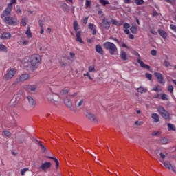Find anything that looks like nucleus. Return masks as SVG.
Returning a JSON list of instances; mask_svg holds the SVG:
<instances>
[{"label": "nucleus", "instance_id": "nucleus-38", "mask_svg": "<svg viewBox=\"0 0 176 176\" xmlns=\"http://www.w3.org/2000/svg\"><path fill=\"white\" fill-rule=\"evenodd\" d=\"M161 99L163 100H168V95L166 94H161Z\"/></svg>", "mask_w": 176, "mask_h": 176}, {"label": "nucleus", "instance_id": "nucleus-10", "mask_svg": "<svg viewBox=\"0 0 176 176\" xmlns=\"http://www.w3.org/2000/svg\"><path fill=\"white\" fill-rule=\"evenodd\" d=\"M50 167H52V162H49L42 163L41 165V168L43 171H47Z\"/></svg>", "mask_w": 176, "mask_h": 176}, {"label": "nucleus", "instance_id": "nucleus-2", "mask_svg": "<svg viewBox=\"0 0 176 176\" xmlns=\"http://www.w3.org/2000/svg\"><path fill=\"white\" fill-rule=\"evenodd\" d=\"M103 46L106 50H109V53L111 54V56L115 55V53H118V47H116V45L113 44V43L107 41L104 43Z\"/></svg>", "mask_w": 176, "mask_h": 176}, {"label": "nucleus", "instance_id": "nucleus-60", "mask_svg": "<svg viewBox=\"0 0 176 176\" xmlns=\"http://www.w3.org/2000/svg\"><path fill=\"white\" fill-rule=\"evenodd\" d=\"M68 91H69V90L64 89L63 91H62V94H67L68 93Z\"/></svg>", "mask_w": 176, "mask_h": 176}, {"label": "nucleus", "instance_id": "nucleus-57", "mask_svg": "<svg viewBox=\"0 0 176 176\" xmlns=\"http://www.w3.org/2000/svg\"><path fill=\"white\" fill-rule=\"evenodd\" d=\"M134 56H138L139 57L138 58H141V56H140V54L137 51H133Z\"/></svg>", "mask_w": 176, "mask_h": 176}, {"label": "nucleus", "instance_id": "nucleus-32", "mask_svg": "<svg viewBox=\"0 0 176 176\" xmlns=\"http://www.w3.org/2000/svg\"><path fill=\"white\" fill-rule=\"evenodd\" d=\"M28 21V19L27 17H24L21 19V24L23 27H25L27 25V23Z\"/></svg>", "mask_w": 176, "mask_h": 176}, {"label": "nucleus", "instance_id": "nucleus-31", "mask_svg": "<svg viewBox=\"0 0 176 176\" xmlns=\"http://www.w3.org/2000/svg\"><path fill=\"white\" fill-rule=\"evenodd\" d=\"M138 93H146L148 91V89L146 88H144V87H140L139 88L137 89Z\"/></svg>", "mask_w": 176, "mask_h": 176}, {"label": "nucleus", "instance_id": "nucleus-46", "mask_svg": "<svg viewBox=\"0 0 176 176\" xmlns=\"http://www.w3.org/2000/svg\"><path fill=\"white\" fill-rule=\"evenodd\" d=\"M84 76H87L88 79L93 80V78H91V76H90V73L89 72L84 74Z\"/></svg>", "mask_w": 176, "mask_h": 176}, {"label": "nucleus", "instance_id": "nucleus-58", "mask_svg": "<svg viewBox=\"0 0 176 176\" xmlns=\"http://www.w3.org/2000/svg\"><path fill=\"white\" fill-rule=\"evenodd\" d=\"M88 20H89V16H86L85 18H84L83 19L84 24H87Z\"/></svg>", "mask_w": 176, "mask_h": 176}, {"label": "nucleus", "instance_id": "nucleus-44", "mask_svg": "<svg viewBox=\"0 0 176 176\" xmlns=\"http://www.w3.org/2000/svg\"><path fill=\"white\" fill-rule=\"evenodd\" d=\"M3 134L6 137H11L12 135V133L9 131H4Z\"/></svg>", "mask_w": 176, "mask_h": 176}, {"label": "nucleus", "instance_id": "nucleus-6", "mask_svg": "<svg viewBox=\"0 0 176 176\" xmlns=\"http://www.w3.org/2000/svg\"><path fill=\"white\" fill-rule=\"evenodd\" d=\"M47 98L48 101H50L51 104H54V105H56V104L58 102V96H57L56 94H48L47 95Z\"/></svg>", "mask_w": 176, "mask_h": 176}, {"label": "nucleus", "instance_id": "nucleus-11", "mask_svg": "<svg viewBox=\"0 0 176 176\" xmlns=\"http://www.w3.org/2000/svg\"><path fill=\"white\" fill-rule=\"evenodd\" d=\"M154 76L157 79L159 83H161V85H164V79L163 78V75L159 72H155Z\"/></svg>", "mask_w": 176, "mask_h": 176}, {"label": "nucleus", "instance_id": "nucleus-8", "mask_svg": "<svg viewBox=\"0 0 176 176\" xmlns=\"http://www.w3.org/2000/svg\"><path fill=\"white\" fill-rule=\"evenodd\" d=\"M20 100H21V95L18 94L15 96L10 101L11 105H12L13 107H16V105H17V104L20 102Z\"/></svg>", "mask_w": 176, "mask_h": 176}, {"label": "nucleus", "instance_id": "nucleus-42", "mask_svg": "<svg viewBox=\"0 0 176 176\" xmlns=\"http://www.w3.org/2000/svg\"><path fill=\"white\" fill-rule=\"evenodd\" d=\"M164 67H166V68H168V67H171L170 62H168L167 60H164Z\"/></svg>", "mask_w": 176, "mask_h": 176}, {"label": "nucleus", "instance_id": "nucleus-23", "mask_svg": "<svg viewBox=\"0 0 176 176\" xmlns=\"http://www.w3.org/2000/svg\"><path fill=\"white\" fill-rule=\"evenodd\" d=\"M25 35L28 38V39L32 38V32H31V28H30V26L28 27V29L25 32Z\"/></svg>", "mask_w": 176, "mask_h": 176}, {"label": "nucleus", "instance_id": "nucleus-54", "mask_svg": "<svg viewBox=\"0 0 176 176\" xmlns=\"http://www.w3.org/2000/svg\"><path fill=\"white\" fill-rule=\"evenodd\" d=\"M160 156L161 159L163 160H164V159H166V155H164V153H160Z\"/></svg>", "mask_w": 176, "mask_h": 176}, {"label": "nucleus", "instance_id": "nucleus-40", "mask_svg": "<svg viewBox=\"0 0 176 176\" xmlns=\"http://www.w3.org/2000/svg\"><path fill=\"white\" fill-rule=\"evenodd\" d=\"M37 142H38V145H40L41 148H42L43 152H46V151H47V149H46V147H45L43 146V144H42V143H41V142L37 140Z\"/></svg>", "mask_w": 176, "mask_h": 176}, {"label": "nucleus", "instance_id": "nucleus-36", "mask_svg": "<svg viewBox=\"0 0 176 176\" xmlns=\"http://www.w3.org/2000/svg\"><path fill=\"white\" fill-rule=\"evenodd\" d=\"M167 126H168V130H172L173 131H175V125L168 123Z\"/></svg>", "mask_w": 176, "mask_h": 176}, {"label": "nucleus", "instance_id": "nucleus-25", "mask_svg": "<svg viewBox=\"0 0 176 176\" xmlns=\"http://www.w3.org/2000/svg\"><path fill=\"white\" fill-rule=\"evenodd\" d=\"M96 50L98 53H100V54H103L104 51L102 50V47L100 45H97L96 46Z\"/></svg>", "mask_w": 176, "mask_h": 176}, {"label": "nucleus", "instance_id": "nucleus-13", "mask_svg": "<svg viewBox=\"0 0 176 176\" xmlns=\"http://www.w3.org/2000/svg\"><path fill=\"white\" fill-rule=\"evenodd\" d=\"M30 78V75L28 74H23L17 78L18 82H24L27 79Z\"/></svg>", "mask_w": 176, "mask_h": 176}, {"label": "nucleus", "instance_id": "nucleus-19", "mask_svg": "<svg viewBox=\"0 0 176 176\" xmlns=\"http://www.w3.org/2000/svg\"><path fill=\"white\" fill-rule=\"evenodd\" d=\"M86 117L87 118V119H89V120H91L92 122H98L97 118H96V116H94V115L92 113L87 114Z\"/></svg>", "mask_w": 176, "mask_h": 176}, {"label": "nucleus", "instance_id": "nucleus-21", "mask_svg": "<svg viewBox=\"0 0 176 176\" xmlns=\"http://www.w3.org/2000/svg\"><path fill=\"white\" fill-rule=\"evenodd\" d=\"M158 34H160V36H162V38H163L164 39L167 38V33H166L164 30L162 29H158Z\"/></svg>", "mask_w": 176, "mask_h": 176}, {"label": "nucleus", "instance_id": "nucleus-41", "mask_svg": "<svg viewBox=\"0 0 176 176\" xmlns=\"http://www.w3.org/2000/svg\"><path fill=\"white\" fill-rule=\"evenodd\" d=\"M27 171H30V169H28L27 168H25L22 169L21 170V175H25V173H27Z\"/></svg>", "mask_w": 176, "mask_h": 176}, {"label": "nucleus", "instance_id": "nucleus-9", "mask_svg": "<svg viewBox=\"0 0 176 176\" xmlns=\"http://www.w3.org/2000/svg\"><path fill=\"white\" fill-rule=\"evenodd\" d=\"M12 13V7L10 5H8L6 9L3 11V12L1 14V19H3L4 17H6V16H9Z\"/></svg>", "mask_w": 176, "mask_h": 176}, {"label": "nucleus", "instance_id": "nucleus-12", "mask_svg": "<svg viewBox=\"0 0 176 176\" xmlns=\"http://www.w3.org/2000/svg\"><path fill=\"white\" fill-rule=\"evenodd\" d=\"M27 98L31 108H35V107H36V101H35V100H34V98L30 96H28Z\"/></svg>", "mask_w": 176, "mask_h": 176}, {"label": "nucleus", "instance_id": "nucleus-28", "mask_svg": "<svg viewBox=\"0 0 176 176\" xmlns=\"http://www.w3.org/2000/svg\"><path fill=\"white\" fill-rule=\"evenodd\" d=\"M111 24H113L114 25H117L118 27H120L123 23L120 22H118L116 19H111L110 21Z\"/></svg>", "mask_w": 176, "mask_h": 176}, {"label": "nucleus", "instance_id": "nucleus-53", "mask_svg": "<svg viewBox=\"0 0 176 176\" xmlns=\"http://www.w3.org/2000/svg\"><path fill=\"white\" fill-rule=\"evenodd\" d=\"M87 8H90L91 3L89 0H86V3H85Z\"/></svg>", "mask_w": 176, "mask_h": 176}, {"label": "nucleus", "instance_id": "nucleus-64", "mask_svg": "<svg viewBox=\"0 0 176 176\" xmlns=\"http://www.w3.org/2000/svg\"><path fill=\"white\" fill-rule=\"evenodd\" d=\"M94 40H91V38H87V42L88 43H92V42H94Z\"/></svg>", "mask_w": 176, "mask_h": 176}, {"label": "nucleus", "instance_id": "nucleus-59", "mask_svg": "<svg viewBox=\"0 0 176 176\" xmlns=\"http://www.w3.org/2000/svg\"><path fill=\"white\" fill-rule=\"evenodd\" d=\"M16 0H11L10 3H9L8 5H10L11 8H12L13 3H16Z\"/></svg>", "mask_w": 176, "mask_h": 176}, {"label": "nucleus", "instance_id": "nucleus-49", "mask_svg": "<svg viewBox=\"0 0 176 176\" xmlns=\"http://www.w3.org/2000/svg\"><path fill=\"white\" fill-rule=\"evenodd\" d=\"M136 5H142L144 3V0H135Z\"/></svg>", "mask_w": 176, "mask_h": 176}, {"label": "nucleus", "instance_id": "nucleus-55", "mask_svg": "<svg viewBox=\"0 0 176 176\" xmlns=\"http://www.w3.org/2000/svg\"><path fill=\"white\" fill-rule=\"evenodd\" d=\"M151 53L153 56H156V54H157V52L156 51V50H152Z\"/></svg>", "mask_w": 176, "mask_h": 176}, {"label": "nucleus", "instance_id": "nucleus-1", "mask_svg": "<svg viewBox=\"0 0 176 176\" xmlns=\"http://www.w3.org/2000/svg\"><path fill=\"white\" fill-rule=\"evenodd\" d=\"M25 58L24 61V67L27 68H30L31 71H35L39 65L42 63V59L41 58V56L38 54H34L30 56L29 58Z\"/></svg>", "mask_w": 176, "mask_h": 176}, {"label": "nucleus", "instance_id": "nucleus-50", "mask_svg": "<svg viewBox=\"0 0 176 176\" xmlns=\"http://www.w3.org/2000/svg\"><path fill=\"white\" fill-rule=\"evenodd\" d=\"M167 3H170L171 5H174L175 3V0H164Z\"/></svg>", "mask_w": 176, "mask_h": 176}, {"label": "nucleus", "instance_id": "nucleus-35", "mask_svg": "<svg viewBox=\"0 0 176 176\" xmlns=\"http://www.w3.org/2000/svg\"><path fill=\"white\" fill-rule=\"evenodd\" d=\"M100 3L102 5V6H107V5H109V1L108 0H99Z\"/></svg>", "mask_w": 176, "mask_h": 176}, {"label": "nucleus", "instance_id": "nucleus-61", "mask_svg": "<svg viewBox=\"0 0 176 176\" xmlns=\"http://www.w3.org/2000/svg\"><path fill=\"white\" fill-rule=\"evenodd\" d=\"M167 139L166 138H164V139H162V144H167Z\"/></svg>", "mask_w": 176, "mask_h": 176}, {"label": "nucleus", "instance_id": "nucleus-16", "mask_svg": "<svg viewBox=\"0 0 176 176\" xmlns=\"http://www.w3.org/2000/svg\"><path fill=\"white\" fill-rule=\"evenodd\" d=\"M151 118L153 120L154 123H159V122L160 121V118L159 117V114L156 113H152Z\"/></svg>", "mask_w": 176, "mask_h": 176}, {"label": "nucleus", "instance_id": "nucleus-26", "mask_svg": "<svg viewBox=\"0 0 176 176\" xmlns=\"http://www.w3.org/2000/svg\"><path fill=\"white\" fill-rule=\"evenodd\" d=\"M47 159H52V160H54V162H55V163H56V168H58L60 164L58 162V159H56V157H50V156H47Z\"/></svg>", "mask_w": 176, "mask_h": 176}, {"label": "nucleus", "instance_id": "nucleus-3", "mask_svg": "<svg viewBox=\"0 0 176 176\" xmlns=\"http://www.w3.org/2000/svg\"><path fill=\"white\" fill-rule=\"evenodd\" d=\"M157 109L158 113H160L164 119H170V113H168L167 110L164 109L163 106H158Z\"/></svg>", "mask_w": 176, "mask_h": 176}, {"label": "nucleus", "instance_id": "nucleus-5", "mask_svg": "<svg viewBox=\"0 0 176 176\" xmlns=\"http://www.w3.org/2000/svg\"><path fill=\"white\" fill-rule=\"evenodd\" d=\"M16 75V69H9L7 70L6 74H5L3 79L4 80H10L13 76Z\"/></svg>", "mask_w": 176, "mask_h": 176}, {"label": "nucleus", "instance_id": "nucleus-39", "mask_svg": "<svg viewBox=\"0 0 176 176\" xmlns=\"http://www.w3.org/2000/svg\"><path fill=\"white\" fill-rule=\"evenodd\" d=\"M88 28L91 30V31H93V30H96V25L93 23H89Z\"/></svg>", "mask_w": 176, "mask_h": 176}, {"label": "nucleus", "instance_id": "nucleus-18", "mask_svg": "<svg viewBox=\"0 0 176 176\" xmlns=\"http://www.w3.org/2000/svg\"><path fill=\"white\" fill-rule=\"evenodd\" d=\"M102 24L104 25V28L106 30H109V27H111V22L108 21V20L103 19H102Z\"/></svg>", "mask_w": 176, "mask_h": 176}, {"label": "nucleus", "instance_id": "nucleus-45", "mask_svg": "<svg viewBox=\"0 0 176 176\" xmlns=\"http://www.w3.org/2000/svg\"><path fill=\"white\" fill-rule=\"evenodd\" d=\"M168 91H169L170 93H171L173 94V93L174 91V87H173V85H169L168 87Z\"/></svg>", "mask_w": 176, "mask_h": 176}, {"label": "nucleus", "instance_id": "nucleus-29", "mask_svg": "<svg viewBox=\"0 0 176 176\" xmlns=\"http://www.w3.org/2000/svg\"><path fill=\"white\" fill-rule=\"evenodd\" d=\"M73 28H74V31L78 32V30H79V24H78V21H74V23H73Z\"/></svg>", "mask_w": 176, "mask_h": 176}, {"label": "nucleus", "instance_id": "nucleus-52", "mask_svg": "<svg viewBox=\"0 0 176 176\" xmlns=\"http://www.w3.org/2000/svg\"><path fill=\"white\" fill-rule=\"evenodd\" d=\"M170 28L173 30V31H175L176 32V26L174 24H170Z\"/></svg>", "mask_w": 176, "mask_h": 176}, {"label": "nucleus", "instance_id": "nucleus-43", "mask_svg": "<svg viewBox=\"0 0 176 176\" xmlns=\"http://www.w3.org/2000/svg\"><path fill=\"white\" fill-rule=\"evenodd\" d=\"M160 134H162V133H160V131H153V133H152V135L153 136V137H157L158 135H160Z\"/></svg>", "mask_w": 176, "mask_h": 176}, {"label": "nucleus", "instance_id": "nucleus-30", "mask_svg": "<svg viewBox=\"0 0 176 176\" xmlns=\"http://www.w3.org/2000/svg\"><path fill=\"white\" fill-rule=\"evenodd\" d=\"M18 43L21 46H25V45H28L30 43V41H28V40H24L23 41H19L18 42Z\"/></svg>", "mask_w": 176, "mask_h": 176}, {"label": "nucleus", "instance_id": "nucleus-17", "mask_svg": "<svg viewBox=\"0 0 176 176\" xmlns=\"http://www.w3.org/2000/svg\"><path fill=\"white\" fill-rule=\"evenodd\" d=\"M138 63L140 65V66L142 67V68H145L146 69H151V67H149V65L144 63L142 62V60H141V59L138 58L137 59Z\"/></svg>", "mask_w": 176, "mask_h": 176}, {"label": "nucleus", "instance_id": "nucleus-14", "mask_svg": "<svg viewBox=\"0 0 176 176\" xmlns=\"http://www.w3.org/2000/svg\"><path fill=\"white\" fill-rule=\"evenodd\" d=\"M76 41L79 42V43H83V40L82 39V32L78 31L76 34Z\"/></svg>", "mask_w": 176, "mask_h": 176}, {"label": "nucleus", "instance_id": "nucleus-27", "mask_svg": "<svg viewBox=\"0 0 176 176\" xmlns=\"http://www.w3.org/2000/svg\"><path fill=\"white\" fill-rule=\"evenodd\" d=\"M131 32H132V34H137V31H138V28H137V25H133L131 28Z\"/></svg>", "mask_w": 176, "mask_h": 176}, {"label": "nucleus", "instance_id": "nucleus-22", "mask_svg": "<svg viewBox=\"0 0 176 176\" xmlns=\"http://www.w3.org/2000/svg\"><path fill=\"white\" fill-rule=\"evenodd\" d=\"M12 38V34L9 32H4L1 34V38L3 39H10Z\"/></svg>", "mask_w": 176, "mask_h": 176}, {"label": "nucleus", "instance_id": "nucleus-47", "mask_svg": "<svg viewBox=\"0 0 176 176\" xmlns=\"http://www.w3.org/2000/svg\"><path fill=\"white\" fill-rule=\"evenodd\" d=\"M85 104V99H81L80 102L78 103L77 107H82Z\"/></svg>", "mask_w": 176, "mask_h": 176}, {"label": "nucleus", "instance_id": "nucleus-37", "mask_svg": "<svg viewBox=\"0 0 176 176\" xmlns=\"http://www.w3.org/2000/svg\"><path fill=\"white\" fill-rule=\"evenodd\" d=\"M0 52H8V47L3 44H0Z\"/></svg>", "mask_w": 176, "mask_h": 176}, {"label": "nucleus", "instance_id": "nucleus-56", "mask_svg": "<svg viewBox=\"0 0 176 176\" xmlns=\"http://www.w3.org/2000/svg\"><path fill=\"white\" fill-rule=\"evenodd\" d=\"M124 28H125V30L130 28V24L125 23L124 24Z\"/></svg>", "mask_w": 176, "mask_h": 176}, {"label": "nucleus", "instance_id": "nucleus-51", "mask_svg": "<svg viewBox=\"0 0 176 176\" xmlns=\"http://www.w3.org/2000/svg\"><path fill=\"white\" fill-rule=\"evenodd\" d=\"M146 78H147V79H149V80H152V74L149 73H146Z\"/></svg>", "mask_w": 176, "mask_h": 176}, {"label": "nucleus", "instance_id": "nucleus-7", "mask_svg": "<svg viewBox=\"0 0 176 176\" xmlns=\"http://www.w3.org/2000/svg\"><path fill=\"white\" fill-rule=\"evenodd\" d=\"M162 163L164 164V167H166V168H168V170H171V171H173V173H175V174H176L175 166H173V164H171L170 162H168V161L163 162V161H162Z\"/></svg>", "mask_w": 176, "mask_h": 176}, {"label": "nucleus", "instance_id": "nucleus-62", "mask_svg": "<svg viewBox=\"0 0 176 176\" xmlns=\"http://www.w3.org/2000/svg\"><path fill=\"white\" fill-rule=\"evenodd\" d=\"M124 32L127 34L129 35L130 34V30L129 29H125L124 30Z\"/></svg>", "mask_w": 176, "mask_h": 176}, {"label": "nucleus", "instance_id": "nucleus-48", "mask_svg": "<svg viewBox=\"0 0 176 176\" xmlns=\"http://www.w3.org/2000/svg\"><path fill=\"white\" fill-rule=\"evenodd\" d=\"M142 124H144V122H142V121H135V126H142Z\"/></svg>", "mask_w": 176, "mask_h": 176}, {"label": "nucleus", "instance_id": "nucleus-33", "mask_svg": "<svg viewBox=\"0 0 176 176\" xmlns=\"http://www.w3.org/2000/svg\"><path fill=\"white\" fill-rule=\"evenodd\" d=\"M153 91H156L157 93H159L160 91H162V87L160 85H157L155 87L153 88Z\"/></svg>", "mask_w": 176, "mask_h": 176}, {"label": "nucleus", "instance_id": "nucleus-4", "mask_svg": "<svg viewBox=\"0 0 176 176\" xmlns=\"http://www.w3.org/2000/svg\"><path fill=\"white\" fill-rule=\"evenodd\" d=\"M3 20L6 24H8L9 25H17L19 24V21L12 16H4Z\"/></svg>", "mask_w": 176, "mask_h": 176}, {"label": "nucleus", "instance_id": "nucleus-24", "mask_svg": "<svg viewBox=\"0 0 176 176\" xmlns=\"http://www.w3.org/2000/svg\"><path fill=\"white\" fill-rule=\"evenodd\" d=\"M120 58H121L124 61H126V60H127V53H126V52H124V50H121V52H120Z\"/></svg>", "mask_w": 176, "mask_h": 176}, {"label": "nucleus", "instance_id": "nucleus-20", "mask_svg": "<svg viewBox=\"0 0 176 176\" xmlns=\"http://www.w3.org/2000/svg\"><path fill=\"white\" fill-rule=\"evenodd\" d=\"M27 91H29V93H35V91H36V85L28 86L27 87Z\"/></svg>", "mask_w": 176, "mask_h": 176}, {"label": "nucleus", "instance_id": "nucleus-63", "mask_svg": "<svg viewBox=\"0 0 176 176\" xmlns=\"http://www.w3.org/2000/svg\"><path fill=\"white\" fill-rule=\"evenodd\" d=\"M122 47H125L126 49H129V47H127V45L124 43H122Z\"/></svg>", "mask_w": 176, "mask_h": 176}, {"label": "nucleus", "instance_id": "nucleus-34", "mask_svg": "<svg viewBox=\"0 0 176 176\" xmlns=\"http://www.w3.org/2000/svg\"><path fill=\"white\" fill-rule=\"evenodd\" d=\"M88 72H96V66H94V65H92L88 67Z\"/></svg>", "mask_w": 176, "mask_h": 176}, {"label": "nucleus", "instance_id": "nucleus-15", "mask_svg": "<svg viewBox=\"0 0 176 176\" xmlns=\"http://www.w3.org/2000/svg\"><path fill=\"white\" fill-rule=\"evenodd\" d=\"M64 104L66 105V107H67L68 108H71L72 111H74V109H72V102H71V100H69L68 98V97H66L64 99Z\"/></svg>", "mask_w": 176, "mask_h": 176}]
</instances>
